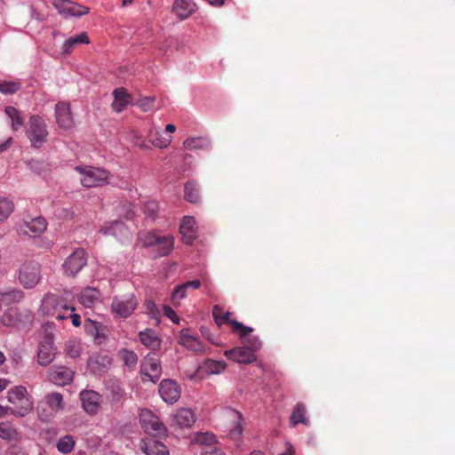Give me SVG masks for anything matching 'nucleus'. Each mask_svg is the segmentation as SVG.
<instances>
[{"label": "nucleus", "mask_w": 455, "mask_h": 455, "mask_svg": "<svg viewBox=\"0 0 455 455\" xmlns=\"http://www.w3.org/2000/svg\"><path fill=\"white\" fill-rule=\"evenodd\" d=\"M7 400L12 405L10 413L17 417H25L34 407V402L24 386H15L7 392Z\"/></svg>", "instance_id": "1"}, {"label": "nucleus", "mask_w": 455, "mask_h": 455, "mask_svg": "<svg viewBox=\"0 0 455 455\" xmlns=\"http://www.w3.org/2000/svg\"><path fill=\"white\" fill-rule=\"evenodd\" d=\"M65 402L63 395L58 392L46 394L38 403L37 415L42 421H49L53 419L57 413L63 411Z\"/></svg>", "instance_id": "2"}, {"label": "nucleus", "mask_w": 455, "mask_h": 455, "mask_svg": "<svg viewBox=\"0 0 455 455\" xmlns=\"http://www.w3.org/2000/svg\"><path fill=\"white\" fill-rule=\"evenodd\" d=\"M75 170L81 174V184L84 188L100 187L108 183L109 172L93 166H76Z\"/></svg>", "instance_id": "3"}, {"label": "nucleus", "mask_w": 455, "mask_h": 455, "mask_svg": "<svg viewBox=\"0 0 455 455\" xmlns=\"http://www.w3.org/2000/svg\"><path fill=\"white\" fill-rule=\"evenodd\" d=\"M26 135L31 143V147L40 148L47 141L49 135L47 125L44 120L39 116H31Z\"/></svg>", "instance_id": "4"}, {"label": "nucleus", "mask_w": 455, "mask_h": 455, "mask_svg": "<svg viewBox=\"0 0 455 455\" xmlns=\"http://www.w3.org/2000/svg\"><path fill=\"white\" fill-rule=\"evenodd\" d=\"M140 422L145 432L152 436L162 437L166 435L165 426L161 422L158 416L150 410L143 409L140 411Z\"/></svg>", "instance_id": "5"}, {"label": "nucleus", "mask_w": 455, "mask_h": 455, "mask_svg": "<svg viewBox=\"0 0 455 455\" xmlns=\"http://www.w3.org/2000/svg\"><path fill=\"white\" fill-rule=\"evenodd\" d=\"M212 315L218 325H221L223 323L229 324L232 331L238 333L241 338H246L253 331L252 328L245 326L236 320H231L229 318L230 313L224 312L223 308L219 305H215L213 307Z\"/></svg>", "instance_id": "6"}, {"label": "nucleus", "mask_w": 455, "mask_h": 455, "mask_svg": "<svg viewBox=\"0 0 455 455\" xmlns=\"http://www.w3.org/2000/svg\"><path fill=\"white\" fill-rule=\"evenodd\" d=\"M138 301L134 294L115 297L111 303L112 312L123 318L130 316L137 307Z\"/></svg>", "instance_id": "7"}, {"label": "nucleus", "mask_w": 455, "mask_h": 455, "mask_svg": "<svg viewBox=\"0 0 455 455\" xmlns=\"http://www.w3.org/2000/svg\"><path fill=\"white\" fill-rule=\"evenodd\" d=\"M19 279L25 288L35 287L40 280L39 264L35 261L24 263L20 269Z\"/></svg>", "instance_id": "8"}, {"label": "nucleus", "mask_w": 455, "mask_h": 455, "mask_svg": "<svg viewBox=\"0 0 455 455\" xmlns=\"http://www.w3.org/2000/svg\"><path fill=\"white\" fill-rule=\"evenodd\" d=\"M87 263L86 252L84 249L78 248L67 258L63 268L68 275L75 276Z\"/></svg>", "instance_id": "9"}, {"label": "nucleus", "mask_w": 455, "mask_h": 455, "mask_svg": "<svg viewBox=\"0 0 455 455\" xmlns=\"http://www.w3.org/2000/svg\"><path fill=\"white\" fill-rule=\"evenodd\" d=\"M56 347L53 344V337L51 334H45L40 343L37 353V362L42 366L49 365L54 359Z\"/></svg>", "instance_id": "10"}, {"label": "nucleus", "mask_w": 455, "mask_h": 455, "mask_svg": "<svg viewBox=\"0 0 455 455\" xmlns=\"http://www.w3.org/2000/svg\"><path fill=\"white\" fill-rule=\"evenodd\" d=\"M141 374L147 376L149 380L156 383L162 372L160 361L155 354H148L141 364Z\"/></svg>", "instance_id": "11"}, {"label": "nucleus", "mask_w": 455, "mask_h": 455, "mask_svg": "<svg viewBox=\"0 0 455 455\" xmlns=\"http://www.w3.org/2000/svg\"><path fill=\"white\" fill-rule=\"evenodd\" d=\"M158 391L162 399L170 404L176 403L181 394L180 386L172 379L162 380Z\"/></svg>", "instance_id": "12"}, {"label": "nucleus", "mask_w": 455, "mask_h": 455, "mask_svg": "<svg viewBox=\"0 0 455 455\" xmlns=\"http://www.w3.org/2000/svg\"><path fill=\"white\" fill-rule=\"evenodd\" d=\"M225 356L238 363H251L257 360L255 353L248 347H236L229 350H226Z\"/></svg>", "instance_id": "13"}, {"label": "nucleus", "mask_w": 455, "mask_h": 455, "mask_svg": "<svg viewBox=\"0 0 455 455\" xmlns=\"http://www.w3.org/2000/svg\"><path fill=\"white\" fill-rule=\"evenodd\" d=\"M82 406L84 410L91 414L95 415L100 408L101 403V395L93 390H84L80 393Z\"/></svg>", "instance_id": "14"}, {"label": "nucleus", "mask_w": 455, "mask_h": 455, "mask_svg": "<svg viewBox=\"0 0 455 455\" xmlns=\"http://www.w3.org/2000/svg\"><path fill=\"white\" fill-rule=\"evenodd\" d=\"M56 121L60 128L68 130L73 127L74 121L69 104L59 102L55 106Z\"/></svg>", "instance_id": "15"}, {"label": "nucleus", "mask_w": 455, "mask_h": 455, "mask_svg": "<svg viewBox=\"0 0 455 455\" xmlns=\"http://www.w3.org/2000/svg\"><path fill=\"white\" fill-rule=\"evenodd\" d=\"M74 377L71 369L65 366H55L50 370L49 378L56 385L65 386L69 384Z\"/></svg>", "instance_id": "16"}, {"label": "nucleus", "mask_w": 455, "mask_h": 455, "mask_svg": "<svg viewBox=\"0 0 455 455\" xmlns=\"http://www.w3.org/2000/svg\"><path fill=\"white\" fill-rule=\"evenodd\" d=\"M46 220L43 217H38L30 220H24L20 225V229L26 235L37 236L46 229Z\"/></svg>", "instance_id": "17"}, {"label": "nucleus", "mask_w": 455, "mask_h": 455, "mask_svg": "<svg viewBox=\"0 0 455 455\" xmlns=\"http://www.w3.org/2000/svg\"><path fill=\"white\" fill-rule=\"evenodd\" d=\"M180 232L183 242L191 244L196 237V220L191 216H185L180 226Z\"/></svg>", "instance_id": "18"}, {"label": "nucleus", "mask_w": 455, "mask_h": 455, "mask_svg": "<svg viewBox=\"0 0 455 455\" xmlns=\"http://www.w3.org/2000/svg\"><path fill=\"white\" fill-rule=\"evenodd\" d=\"M179 344L193 352H203L204 346L196 337L190 335L187 329L181 330L179 337Z\"/></svg>", "instance_id": "19"}, {"label": "nucleus", "mask_w": 455, "mask_h": 455, "mask_svg": "<svg viewBox=\"0 0 455 455\" xmlns=\"http://www.w3.org/2000/svg\"><path fill=\"white\" fill-rule=\"evenodd\" d=\"M140 448L146 455H169L167 447L154 439L142 440Z\"/></svg>", "instance_id": "20"}, {"label": "nucleus", "mask_w": 455, "mask_h": 455, "mask_svg": "<svg viewBox=\"0 0 455 455\" xmlns=\"http://www.w3.org/2000/svg\"><path fill=\"white\" fill-rule=\"evenodd\" d=\"M23 298V292L20 290H1L0 289V309L12 307L13 304L20 302Z\"/></svg>", "instance_id": "21"}, {"label": "nucleus", "mask_w": 455, "mask_h": 455, "mask_svg": "<svg viewBox=\"0 0 455 455\" xmlns=\"http://www.w3.org/2000/svg\"><path fill=\"white\" fill-rule=\"evenodd\" d=\"M78 299L84 307L92 308L100 302V292L95 288L86 287L81 291Z\"/></svg>", "instance_id": "22"}, {"label": "nucleus", "mask_w": 455, "mask_h": 455, "mask_svg": "<svg viewBox=\"0 0 455 455\" xmlns=\"http://www.w3.org/2000/svg\"><path fill=\"white\" fill-rule=\"evenodd\" d=\"M172 11L180 20H185L196 11V4L192 0H175Z\"/></svg>", "instance_id": "23"}, {"label": "nucleus", "mask_w": 455, "mask_h": 455, "mask_svg": "<svg viewBox=\"0 0 455 455\" xmlns=\"http://www.w3.org/2000/svg\"><path fill=\"white\" fill-rule=\"evenodd\" d=\"M174 238L172 235H158L155 243L156 256H167L173 249Z\"/></svg>", "instance_id": "24"}, {"label": "nucleus", "mask_w": 455, "mask_h": 455, "mask_svg": "<svg viewBox=\"0 0 455 455\" xmlns=\"http://www.w3.org/2000/svg\"><path fill=\"white\" fill-rule=\"evenodd\" d=\"M177 425L180 427H190L196 422L195 412L188 408H181L174 415Z\"/></svg>", "instance_id": "25"}, {"label": "nucleus", "mask_w": 455, "mask_h": 455, "mask_svg": "<svg viewBox=\"0 0 455 455\" xmlns=\"http://www.w3.org/2000/svg\"><path fill=\"white\" fill-rule=\"evenodd\" d=\"M148 139L153 146L159 148H167L172 141L171 136L163 137L160 131L154 126L149 129Z\"/></svg>", "instance_id": "26"}, {"label": "nucleus", "mask_w": 455, "mask_h": 455, "mask_svg": "<svg viewBox=\"0 0 455 455\" xmlns=\"http://www.w3.org/2000/svg\"><path fill=\"white\" fill-rule=\"evenodd\" d=\"M114 101L112 103L113 108L116 112H122L128 103L130 102V95L127 93L125 89L118 88L113 92Z\"/></svg>", "instance_id": "27"}, {"label": "nucleus", "mask_w": 455, "mask_h": 455, "mask_svg": "<svg viewBox=\"0 0 455 455\" xmlns=\"http://www.w3.org/2000/svg\"><path fill=\"white\" fill-rule=\"evenodd\" d=\"M184 198L191 204H198L201 201L198 184L194 180H189L184 187Z\"/></svg>", "instance_id": "28"}, {"label": "nucleus", "mask_w": 455, "mask_h": 455, "mask_svg": "<svg viewBox=\"0 0 455 455\" xmlns=\"http://www.w3.org/2000/svg\"><path fill=\"white\" fill-rule=\"evenodd\" d=\"M140 339L141 343L152 350L159 348L161 341L155 331L148 329L140 332Z\"/></svg>", "instance_id": "29"}, {"label": "nucleus", "mask_w": 455, "mask_h": 455, "mask_svg": "<svg viewBox=\"0 0 455 455\" xmlns=\"http://www.w3.org/2000/svg\"><path fill=\"white\" fill-rule=\"evenodd\" d=\"M80 44H89V37L85 32L67 39L62 44V53L68 55Z\"/></svg>", "instance_id": "30"}, {"label": "nucleus", "mask_w": 455, "mask_h": 455, "mask_svg": "<svg viewBox=\"0 0 455 455\" xmlns=\"http://www.w3.org/2000/svg\"><path fill=\"white\" fill-rule=\"evenodd\" d=\"M306 411H307V409H306L305 404L302 403H298L295 405V407L292 411V413L291 415V418H290L291 425L292 427H295L299 423H302L304 425H308L309 420L306 417Z\"/></svg>", "instance_id": "31"}, {"label": "nucleus", "mask_w": 455, "mask_h": 455, "mask_svg": "<svg viewBox=\"0 0 455 455\" xmlns=\"http://www.w3.org/2000/svg\"><path fill=\"white\" fill-rule=\"evenodd\" d=\"M226 367L227 364L222 361L206 359L199 369L207 374H219L222 372Z\"/></svg>", "instance_id": "32"}, {"label": "nucleus", "mask_w": 455, "mask_h": 455, "mask_svg": "<svg viewBox=\"0 0 455 455\" xmlns=\"http://www.w3.org/2000/svg\"><path fill=\"white\" fill-rule=\"evenodd\" d=\"M4 112L12 121V128L13 131H18L23 126V119L17 108L12 106H7Z\"/></svg>", "instance_id": "33"}, {"label": "nucleus", "mask_w": 455, "mask_h": 455, "mask_svg": "<svg viewBox=\"0 0 455 455\" xmlns=\"http://www.w3.org/2000/svg\"><path fill=\"white\" fill-rule=\"evenodd\" d=\"M90 9L77 3L71 1V5L68 6L63 16L65 17H81L89 12Z\"/></svg>", "instance_id": "34"}, {"label": "nucleus", "mask_w": 455, "mask_h": 455, "mask_svg": "<svg viewBox=\"0 0 455 455\" xmlns=\"http://www.w3.org/2000/svg\"><path fill=\"white\" fill-rule=\"evenodd\" d=\"M14 204L6 197L0 198V221L6 220L13 212Z\"/></svg>", "instance_id": "35"}, {"label": "nucleus", "mask_w": 455, "mask_h": 455, "mask_svg": "<svg viewBox=\"0 0 455 455\" xmlns=\"http://www.w3.org/2000/svg\"><path fill=\"white\" fill-rule=\"evenodd\" d=\"M158 235L150 232H141L139 234L138 243L144 248L154 247Z\"/></svg>", "instance_id": "36"}, {"label": "nucleus", "mask_w": 455, "mask_h": 455, "mask_svg": "<svg viewBox=\"0 0 455 455\" xmlns=\"http://www.w3.org/2000/svg\"><path fill=\"white\" fill-rule=\"evenodd\" d=\"M74 446L75 441L69 435L61 437L57 443L58 451L64 454L69 453L74 449Z\"/></svg>", "instance_id": "37"}, {"label": "nucleus", "mask_w": 455, "mask_h": 455, "mask_svg": "<svg viewBox=\"0 0 455 455\" xmlns=\"http://www.w3.org/2000/svg\"><path fill=\"white\" fill-rule=\"evenodd\" d=\"M107 398L111 403H118L123 397V390L116 383H113L107 387Z\"/></svg>", "instance_id": "38"}, {"label": "nucleus", "mask_w": 455, "mask_h": 455, "mask_svg": "<svg viewBox=\"0 0 455 455\" xmlns=\"http://www.w3.org/2000/svg\"><path fill=\"white\" fill-rule=\"evenodd\" d=\"M195 443L200 444L203 447L213 445L216 443V436L212 433H198L193 439Z\"/></svg>", "instance_id": "39"}, {"label": "nucleus", "mask_w": 455, "mask_h": 455, "mask_svg": "<svg viewBox=\"0 0 455 455\" xmlns=\"http://www.w3.org/2000/svg\"><path fill=\"white\" fill-rule=\"evenodd\" d=\"M2 322L6 326H14L20 322V317L16 308L10 307L3 315Z\"/></svg>", "instance_id": "40"}, {"label": "nucleus", "mask_w": 455, "mask_h": 455, "mask_svg": "<svg viewBox=\"0 0 455 455\" xmlns=\"http://www.w3.org/2000/svg\"><path fill=\"white\" fill-rule=\"evenodd\" d=\"M17 435L16 429L9 422L0 424V437L5 440L14 439Z\"/></svg>", "instance_id": "41"}, {"label": "nucleus", "mask_w": 455, "mask_h": 455, "mask_svg": "<svg viewBox=\"0 0 455 455\" xmlns=\"http://www.w3.org/2000/svg\"><path fill=\"white\" fill-rule=\"evenodd\" d=\"M85 329L91 335L94 336L96 339H100L101 338V331H103L104 327L100 323L92 320H87L85 322Z\"/></svg>", "instance_id": "42"}, {"label": "nucleus", "mask_w": 455, "mask_h": 455, "mask_svg": "<svg viewBox=\"0 0 455 455\" xmlns=\"http://www.w3.org/2000/svg\"><path fill=\"white\" fill-rule=\"evenodd\" d=\"M207 144V140L204 138H188L183 143L184 147L189 150L203 148Z\"/></svg>", "instance_id": "43"}, {"label": "nucleus", "mask_w": 455, "mask_h": 455, "mask_svg": "<svg viewBox=\"0 0 455 455\" xmlns=\"http://www.w3.org/2000/svg\"><path fill=\"white\" fill-rule=\"evenodd\" d=\"M20 89L19 82L0 81V92L4 94H13Z\"/></svg>", "instance_id": "44"}, {"label": "nucleus", "mask_w": 455, "mask_h": 455, "mask_svg": "<svg viewBox=\"0 0 455 455\" xmlns=\"http://www.w3.org/2000/svg\"><path fill=\"white\" fill-rule=\"evenodd\" d=\"M234 414L235 416L236 421L234 423V427L230 429L229 435L231 439L236 441L239 440L242 435L243 427L240 422L241 414L237 411H235Z\"/></svg>", "instance_id": "45"}, {"label": "nucleus", "mask_w": 455, "mask_h": 455, "mask_svg": "<svg viewBox=\"0 0 455 455\" xmlns=\"http://www.w3.org/2000/svg\"><path fill=\"white\" fill-rule=\"evenodd\" d=\"M187 291L188 290H186V288L183 287V284L176 286L172 295V303L176 305L180 301V299L185 298Z\"/></svg>", "instance_id": "46"}, {"label": "nucleus", "mask_w": 455, "mask_h": 455, "mask_svg": "<svg viewBox=\"0 0 455 455\" xmlns=\"http://www.w3.org/2000/svg\"><path fill=\"white\" fill-rule=\"evenodd\" d=\"M124 224L123 222L121 221H115L112 223V226L111 227H102L101 229H100V232L103 234V235H116V230H121L122 228H124Z\"/></svg>", "instance_id": "47"}, {"label": "nucleus", "mask_w": 455, "mask_h": 455, "mask_svg": "<svg viewBox=\"0 0 455 455\" xmlns=\"http://www.w3.org/2000/svg\"><path fill=\"white\" fill-rule=\"evenodd\" d=\"M66 351L72 358L78 357L80 355V346L75 341H69L66 345Z\"/></svg>", "instance_id": "48"}, {"label": "nucleus", "mask_w": 455, "mask_h": 455, "mask_svg": "<svg viewBox=\"0 0 455 455\" xmlns=\"http://www.w3.org/2000/svg\"><path fill=\"white\" fill-rule=\"evenodd\" d=\"M145 309L147 314L150 315L153 319L159 320V311L154 301L148 300L145 303Z\"/></svg>", "instance_id": "49"}, {"label": "nucleus", "mask_w": 455, "mask_h": 455, "mask_svg": "<svg viewBox=\"0 0 455 455\" xmlns=\"http://www.w3.org/2000/svg\"><path fill=\"white\" fill-rule=\"evenodd\" d=\"M124 361L125 365L133 367L137 363L138 356L133 351H124Z\"/></svg>", "instance_id": "50"}, {"label": "nucleus", "mask_w": 455, "mask_h": 455, "mask_svg": "<svg viewBox=\"0 0 455 455\" xmlns=\"http://www.w3.org/2000/svg\"><path fill=\"white\" fill-rule=\"evenodd\" d=\"M138 106L142 109L143 112H148L152 109L154 105V98L145 97L138 101Z\"/></svg>", "instance_id": "51"}, {"label": "nucleus", "mask_w": 455, "mask_h": 455, "mask_svg": "<svg viewBox=\"0 0 455 455\" xmlns=\"http://www.w3.org/2000/svg\"><path fill=\"white\" fill-rule=\"evenodd\" d=\"M52 5L58 10V12L64 15L66 9L68 5H71L70 0H52Z\"/></svg>", "instance_id": "52"}, {"label": "nucleus", "mask_w": 455, "mask_h": 455, "mask_svg": "<svg viewBox=\"0 0 455 455\" xmlns=\"http://www.w3.org/2000/svg\"><path fill=\"white\" fill-rule=\"evenodd\" d=\"M201 455H224V453L220 448L214 445H208L202 448Z\"/></svg>", "instance_id": "53"}, {"label": "nucleus", "mask_w": 455, "mask_h": 455, "mask_svg": "<svg viewBox=\"0 0 455 455\" xmlns=\"http://www.w3.org/2000/svg\"><path fill=\"white\" fill-rule=\"evenodd\" d=\"M164 314L166 317L171 319L174 323H179L180 317L175 311L169 306H164Z\"/></svg>", "instance_id": "54"}, {"label": "nucleus", "mask_w": 455, "mask_h": 455, "mask_svg": "<svg viewBox=\"0 0 455 455\" xmlns=\"http://www.w3.org/2000/svg\"><path fill=\"white\" fill-rule=\"evenodd\" d=\"M261 346V342L257 337H252L248 339L247 344L245 347H248L253 353L258 350Z\"/></svg>", "instance_id": "55"}, {"label": "nucleus", "mask_w": 455, "mask_h": 455, "mask_svg": "<svg viewBox=\"0 0 455 455\" xmlns=\"http://www.w3.org/2000/svg\"><path fill=\"white\" fill-rule=\"evenodd\" d=\"M182 284H183V287L186 288V290H189V289L197 290L201 287V282L199 280L188 281Z\"/></svg>", "instance_id": "56"}, {"label": "nucleus", "mask_w": 455, "mask_h": 455, "mask_svg": "<svg viewBox=\"0 0 455 455\" xmlns=\"http://www.w3.org/2000/svg\"><path fill=\"white\" fill-rule=\"evenodd\" d=\"M7 455H27L26 452L19 446H12L8 451Z\"/></svg>", "instance_id": "57"}, {"label": "nucleus", "mask_w": 455, "mask_h": 455, "mask_svg": "<svg viewBox=\"0 0 455 455\" xmlns=\"http://www.w3.org/2000/svg\"><path fill=\"white\" fill-rule=\"evenodd\" d=\"M70 318L74 326L78 327L81 324L80 315L77 314H70Z\"/></svg>", "instance_id": "58"}, {"label": "nucleus", "mask_w": 455, "mask_h": 455, "mask_svg": "<svg viewBox=\"0 0 455 455\" xmlns=\"http://www.w3.org/2000/svg\"><path fill=\"white\" fill-rule=\"evenodd\" d=\"M209 4L215 6V7H220L224 5L226 0H205Z\"/></svg>", "instance_id": "59"}, {"label": "nucleus", "mask_w": 455, "mask_h": 455, "mask_svg": "<svg viewBox=\"0 0 455 455\" xmlns=\"http://www.w3.org/2000/svg\"><path fill=\"white\" fill-rule=\"evenodd\" d=\"M294 452H295V450L292 447V445L290 443H287L286 451L283 453H282L281 455H292V454H294Z\"/></svg>", "instance_id": "60"}, {"label": "nucleus", "mask_w": 455, "mask_h": 455, "mask_svg": "<svg viewBox=\"0 0 455 455\" xmlns=\"http://www.w3.org/2000/svg\"><path fill=\"white\" fill-rule=\"evenodd\" d=\"M11 142H12V139L10 138L4 143L1 144L0 145V153L6 150L8 148V147L11 145Z\"/></svg>", "instance_id": "61"}, {"label": "nucleus", "mask_w": 455, "mask_h": 455, "mask_svg": "<svg viewBox=\"0 0 455 455\" xmlns=\"http://www.w3.org/2000/svg\"><path fill=\"white\" fill-rule=\"evenodd\" d=\"M9 381L4 379H0V392L7 387Z\"/></svg>", "instance_id": "62"}, {"label": "nucleus", "mask_w": 455, "mask_h": 455, "mask_svg": "<svg viewBox=\"0 0 455 455\" xmlns=\"http://www.w3.org/2000/svg\"><path fill=\"white\" fill-rule=\"evenodd\" d=\"M8 412H10L9 407L0 405V418L5 416Z\"/></svg>", "instance_id": "63"}, {"label": "nucleus", "mask_w": 455, "mask_h": 455, "mask_svg": "<svg viewBox=\"0 0 455 455\" xmlns=\"http://www.w3.org/2000/svg\"><path fill=\"white\" fill-rule=\"evenodd\" d=\"M165 131L170 133H173L176 131V127L174 124H169L165 127Z\"/></svg>", "instance_id": "64"}]
</instances>
